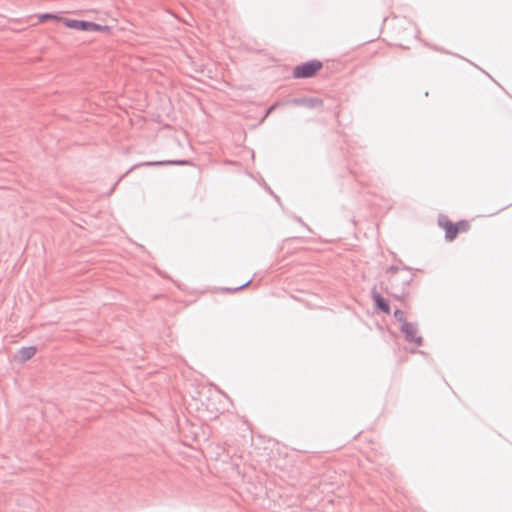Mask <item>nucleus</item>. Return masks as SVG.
I'll use <instances>...</instances> for the list:
<instances>
[{
    "label": "nucleus",
    "instance_id": "obj_10",
    "mask_svg": "<svg viewBox=\"0 0 512 512\" xmlns=\"http://www.w3.org/2000/svg\"><path fill=\"white\" fill-rule=\"evenodd\" d=\"M63 18L64 17L58 16V15L53 14V13H43V14L39 15L38 20L41 23L46 22L48 20H55V21H58V22H62Z\"/></svg>",
    "mask_w": 512,
    "mask_h": 512
},
{
    "label": "nucleus",
    "instance_id": "obj_4",
    "mask_svg": "<svg viewBox=\"0 0 512 512\" xmlns=\"http://www.w3.org/2000/svg\"><path fill=\"white\" fill-rule=\"evenodd\" d=\"M287 103L293 104L295 106H303L309 109H314L323 104V100L316 97H299L292 98Z\"/></svg>",
    "mask_w": 512,
    "mask_h": 512
},
{
    "label": "nucleus",
    "instance_id": "obj_1",
    "mask_svg": "<svg viewBox=\"0 0 512 512\" xmlns=\"http://www.w3.org/2000/svg\"><path fill=\"white\" fill-rule=\"evenodd\" d=\"M323 67V63L319 60L313 59L301 63L294 67L292 76L295 79H307L316 75Z\"/></svg>",
    "mask_w": 512,
    "mask_h": 512
},
{
    "label": "nucleus",
    "instance_id": "obj_6",
    "mask_svg": "<svg viewBox=\"0 0 512 512\" xmlns=\"http://www.w3.org/2000/svg\"><path fill=\"white\" fill-rule=\"evenodd\" d=\"M192 162L190 160L181 159V160H165V161H153V162H144L138 165H134L130 168L129 171L133 170L138 166H164V165H175V166H186L191 165Z\"/></svg>",
    "mask_w": 512,
    "mask_h": 512
},
{
    "label": "nucleus",
    "instance_id": "obj_18",
    "mask_svg": "<svg viewBox=\"0 0 512 512\" xmlns=\"http://www.w3.org/2000/svg\"><path fill=\"white\" fill-rule=\"evenodd\" d=\"M404 296H405V293H404V292H403L401 295H394V297H395L396 299H401V298H402V297H404Z\"/></svg>",
    "mask_w": 512,
    "mask_h": 512
},
{
    "label": "nucleus",
    "instance_id": "obj_13",
    "mask_svg": "<svg viewBox=\"0 0 512 512\" xmlns=\"http://www.w3.org/2000/svg\"><path fill=\"white\" fill-rule=\"evenodd\" d=\"M455 225L456 228L459 229V232H466L470 228V225L466 220H460L456 222Z\"/></svg>",
    "mask_w": 512,
    "mask_h": 512
},
{
    "label": "nucleus",
    "instance_id": "obj_19",
    "mask_svg": "<svg viewBox=\"0 0 512 512\" xmlns=\"http://www.w3.org/2000/svg\"><path fill=\"white\" fill-rule=\"evenodd\" d=\"M275 198H276V200H277L278 202L280 201L279 196L275 195Z\"/></svg>",
    "mask_w": 512,
    "mask_h": 512
},
{
    "label": "nucleus",
    "instance_id": "obj_3",
    "mask_svg": "<svg viewBox=\"0 0 512 512\" xmlns=\"http://www.w3.org/2000/svg\"><path fill=\"white\" fill-rule=\"evenodd\" d=\"M438 224L445 230L446 241H453L457 237L459 229L456 228L455 223L451 222L447 216L440 215Z\"/></svg>",
    "mask_w": 512,
    "mask_h": 512
},
{
    "label": "nucleus",
    "instance_id": "obj_8",
    "mask_svg": "<svg viewBox=\"0 0 512 512\" xmlns=\"http://www.w3.org/2000/svg\"><path fill=\"white\" fill-rule=\"evenodd\" d=\"M36 351H37L36 346L21 347L17 352L16 359L20 363H25L26 361L30 360L36 354Z\"/></svg>",
    "mask_w": 512,
    "mask_h": 512
},
{
    "label": "nucleus",
    "instance_id": "obj_5",
    "mask_svg": "<svg viewBox=\"0 0 512 512\" xmlns=\"http://www.w3.org/2000/svg\"><path fill=\"white\" fill-rule=\"evenodd\" d=\"M371 298L374 303V308L385 314H390L391 308L387 299H385L377 290L373 288L371 290Z\"/></svg>",
    "mask_w": 512,
    "mask_h": 512
},
{
    "label": "nucleus",
    "instance_id": "obj_16",
    "mask_svg": "<svg viewBox=\"0 0 512 512\" xmlns=\"http://www.w3.org/2000/svg\"><path fill=\"white\" fill-rule=\"evenodd\" d=\"M412 280H413V276H410L408 278L401 280V284H402L403 288H406L407 286H409L410 283L412 282Z\"/></svg>",
    "mask_w": 512,
    "mask_h": 512
},
{
    "label": "nucleus",
    "instance_id": "obj_15",
    "mask_svg": "<svg viewBox=\"0 0 512 512\" xmlns=\"http://www.w3.org/2000/svg\"><path fill=\"white\" fill-rule=\"evenodd\" d=\"M281 104L279 102H276L272 104L270 107L267 108L263 119H265L268 115H270L277 107H279Z\"/></svg>",
    "mask_w": 512,
    "mask_h": 512
},
{
    "label": "nucleus",
    "instance_id": "obj_17",
    "mask_svg": "<svg viewBox=\"0 0 512 512\" xmlns=\"http://www.w3.org/2000/svg\"><path fill=\"white\" fill-rule=\"evenodd\" d=\"M294 219L299 222L302 226H304L307 230L311 231L309 226L301 219V217L294 216Z\"/></svg>",
    "mask_w": 512,
    "mask_h": 512
},
{
    "label": "nucleus",
    "instance_id": "obj_2",
    "mask_svg": "<svg viewBox=\"0 0 512 512\" xmlns=\"http://www.w3.org/2000/svg\"><path fill=\"white\" fill-rule=\"evenodd\" d=\"M400 331L407 342L414 343L416 346H422L423 338L416 335L418 331L417 323L404 322L401 325Z\"/></svg>",
    "mask_w": 512,
    "mask_h": 512
},
{
    "label": "nucleus",
    "instance_id": "obj_9",
    "mask_svg": "<svg viewBox=\"0 0 512 512\" xmlns=\"http://www.w3.org/2000/svg\"><path fill=\"white\" fill-rule=\"evenodd\" d=\"M112 28L108 25H101L92 21H88L87 31L86 32H104L111 33Z\"/></svg>",
    "mask_w": 512,
    "mask_h": 512
},
{
    "label": "nucleus",
    "instance_id": "obj_12",
    "mask_svg": "<svg viewBox=\"0 0 512 512\" xmlns=\"http://www.w3.org/2000/svg\"><path fill=\"white\" fill-rule=\"evenodd\" d=\"M394 318L402 324L406 321L405 313L401 309H395L393 313Z\"/></svg>",
    "mask_w": 512,
    "mask_h": 512
},
{
    "label": "nucleus",
    "instance_id": "obj_11",
    "mask_svg": "<svg viewBox=\"0 0 512 512\" xmlns=\"http://www.w3.org/2000/svg\"><path fill=\"white\" fill-rule=\"evenodd\" d=\"M399 270L411 271L412 268L407 265H403L402 267H399L397 265H391L387 267L386 273L396 274Z\"/></svg>",
    "mask_w": 512,
    "mask_h": 512
},
{
    "label": "nucleus",
    "instance_id": "obj_14",
    "mask_svg": "<svg viewBox=\"0 0 512 512\" xmlns=\"http://www.w3.org/2000/svg\"><path fill=\"white\" fill-rule=\"evenodd\" d=\"M252 279H249L248 281H246L245 283H243L242 285L238 286V287H234V288H223V290L225 292H228V293H232V292H237L245 287H247L250 283H251Z\"/></svg>",
    "mask_w": 512,
    "mask_h": 512
},
{
    "label": "nucleus",
    "instance_id": "obj_7",
    "mask_svg": "<svg viewBox=\"0 0 512 512\" xmlns=\"http://www.w3.org/2000/svg\"><path fill=\"white\" fill-rule=\"evenodd\" d=\"M62 23L64 26L77 31H87L88 20L63 18Z\"/></svg>",
    "mask_w": 512,
    "mask_h": 512
}]
</instances>
